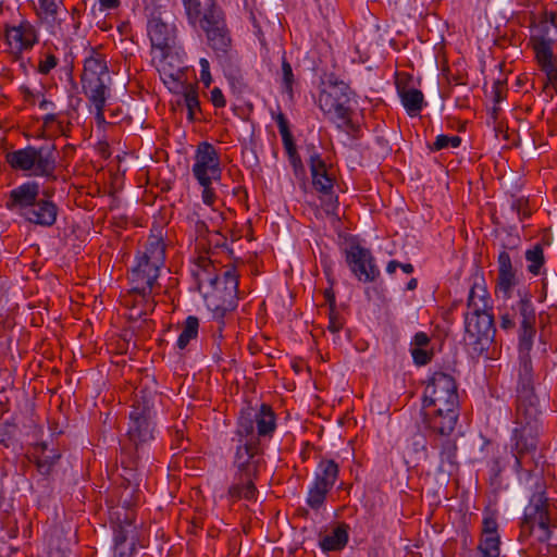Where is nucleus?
<instances>
[{
    "label": "nucleus",
    "mask_w": 557,
    "mask_h": 557,
    "mask_svg": "<svg viewBox=\"0 0 557 557\" xmlns=\"http://www.w3.org/2000/svg\"><path fill=\"white\" fill-rule=\"evenodd\" d=\"M166 244L161 234H150L137 250L136 263L128 273L131 289L124 305L131 307V318H140L153 311L156 302L151 295L160 288L158 278L164 267Z\"/></svg>",
    "instance_id": "f257e3e1"
},
{
    "label": "nucleus",
    "mask_w": 557,
    "mask_h": 557,
    "mask_svg": "<svg viewBox=\"0 0 557 557\" xmlns=\"http://www.w3.org/2000/svg\"><path fill=\"white\" fill-rule=\"evenodd\" d=\"M157 395L146 389H140L135 394L132 410L129 412V423L127 430V443L121 450V466L126 472L123 478L125 486L137 484L139 480L136 473L139 462V449L154 438L156 411L154 400Z\"/></svg>",
    "instance_id": "f03ea898"
},
{
    "label": "nucleus",
    "mask_w": 557,
    "mask_h": 557,
    "mask_svg": "<svg viewBox=\"0 0 557 557\" xmlns=\"http://www.w3.org/2000/svg\"><path fill=\"white\" fill-rule=\"evenodd\" d=\"M263 465L264 448L261 443L235 444L232 461L234 468L233 482L226 493L231 503L257 500L259 491L256 482L260 476V469Z\"/></svg>",
    "instance_id": "7ed1b4c3"
},
{
    "label": "nucleus",
    "mask_w": 557,
    "mask_h": 557,
    "mask_svg": "<svg viewBox=\"0 0 557 557\" xmlns=\"http://www.w3.org/2000/svg\"><path fill=\"white\" fill-rule=\"evenodd\" d=\"M476 285L471 286L467 306L472 312L465 314L466 344L473 358H491L490 349L494 345L496 327L486 289L482 288L479 301L475 300Z\"/></svg>",
    "instance_id": "20e7f679"
},
{
    "label": "nucleus",
    "mask_w": 557,
    "mask_h": 557,
    "mask_svg": "<svg viewBox=\"0 0 557 557\" xmlns=\"http://www.w3.org/2000/svg\"><path fill=\"white\" fill-rule=\"evenodd\" d=\"M122 511H115L113 523L114 557H134L139 532L135 523V513L131 509L140 502L137 484L123 486L120 495Z\"/></svg>",
    "instance_id": "39448f33"
},
{
    "label": "nucleus",
    "mask_w": 557,
    "mask_h": 557,
    "mask_svg": "<svg viewBox=\"0 0 557 557\" xmlns=\"http://www.w3.org/2000/svg\"><path fill=\"white\" fill-rule=\"evenodd\" d=\"M111 83L107 57L97 48H90V54L84 60L81 84L84 95L96 109L97 120L104 119V107Z\"/></svg>",
    "instance_id": "423d86ee"
},
{
    "label": "nucleus",
    "mask_w": 557,
    "mask_h": 557,
    "mask_svg": "<svg viewBox=\"0 0 557 557\" xmlns=\"http://www.w3.org/2000/svg\"><path fill=\"white\" fill-rule=\"evenodd\" d=\"M351 95L348 84L330 77L319 94L318 104L325 115L341 121L339 127L344 126L350 136L358 138L360 125L352 120Z\"/></svg>",
    "instance_id": "0eeeda50"
},
{
    "label": "nucleus",
    "mask_w": 557,
    "mask_h": 557,
    "mask_svg": "<svg viewBox=\"0 0 557 557\" xmlns=\"http://www.w3.org/2000/svg\"><path fill=\"white\" fill-rule=\"evenodd\" d=\"M513 422H543V410L535 392L533 367L530 355L519 357L515 388Z\"/></svg>",
    "instance_id": "6e6552de"
},
{
    "label": "nucleus",
    "mask_w": 557,
    "mask_h": 557,
    "mask_svg": "<svg viewBox=\"0 0 557 557\" xmlns=\"http://www.w3.org/2000/svg\"><path fill=\"white\" fill-rule=\"evenodd\" d=\"M5 161L15 171L28 172L36 177H45L47 181H57V148L50 146H27L25 148L8 152Z\"/></svg>",
    "instance_id": "1a4fd4ad"
},
{
    "label": "nucleus",
    "mask_w": 557,
    "mask_h": 557,
    "mask_svg": "<svg viewBox=\"0 0 557 557\" xmlns=\"http://www.w3.org/2000/svg\"><path fill=\"white\" fill-rule=\"evenodd\" d=\"M535 527L540 530L539 541L542 543L548 542L557 528V507L543 492L531 496L520 522L518 541L520 543L527 541L533 534Z\"/></svg>",
    "instance_id": "9d476101"
},
{
    "label": "nucleus",
    "mask_w": 557,
    "mask_h": 557,
    "mask_svg": "<svg viewBox=\"0 0 557 557\" xmlns=\"http://www.w3.org/2000/svg\"><path fill=\"white\" fill-rule=\"evenodd\" d=\"M310 174L312 187L320 194L321 207L326 215L337 216L338 196L334 191L336 177L332 172L333 166L327 165L322 157L311 160Z\"/></svg>",
    "instance_id": "9b49d317"
},
{
    "label": "nucleus",
    "mask_w": 557,
    "mask_h": 557,
    "mask_svg": "<svg viewBox=\"0 0 557 557\" xmlns=\"http://www.w3.org/2000/svg\"><path fill=\"white\" fill-rule=\"evenodd\" d=\"M510 436V447L517 468L522 467V459L536 451L540 436L543 431V422H513Z\"/></svg>",
    "instance_id": "f8f14e48"
},
{
    "label": "nucleus",
    "mask_w": 557,
    "mask_h": 557,
    "mask_svg": "<svg viewBox=\"0 0 557 557\" xmlns=\"http://www.w3.org/2000/svg\"><path fill=\"white\" fill-rule=\"evenodd\" d=\"M515 315L519 320V352L520 357L530 355L533 346V339L536 334L535 323L536 314L531 300V296L525 293L516 306H512Z\"/></svg>",
    "instance_id": "ddd939ff"
},
{
    "label": "nucleus",
    "mask_w": 557,
    "mask_h": 557,
    "mask_svg": "<svg viewBox=\"0 0 557 557\" xmlns=\"http://www.w3.org/2000/svg\"><path fill=\"white\" fill-rule=\"evenodd\" d=\"M345 257L350 271L360 282H374L380 276L374 257L368 248L359 244H351L345 250Z\"/></svg>",
    "instance_id": "4468645a"
},
{
    "label": "nucleus",
    "mask_w": 557,
    "mask_h": 557,
    "mask_svg": "<svg viewBox=\"0 0 557 557\" xmlns=\"http://www.w3.org/2000/svg\"><path fill=\"white\" fill-rule=\"evenodd\" d=\"M193 174L198 183L207 182L208 178H221L220 154L212 144L201 141L197 146Z\"/></svg>",
    "instance_id": "2eb2a0df"
},
{
    "label": "nucleus",
    "mask_w": 557,
    "mask_h": 557,
    "mask_svg": "<svg viewBox=\"0 0 557 557\" xmlns=\"http://www.w3.org/2000/svg\"><path fill=\"white\" fill-rule=\"evenodd\" d=\"M148 36L152 48L168 54L176 45V26L170 23L161 12H153L148 20Z\"/></svg>",
    "instance_id": "dca6fc26"
},
{
    "label": "nucleus",
    "mask_w": 557,
    "mask_h": 557,
    "mask_svg": "<svg viewBox=\"0 0 557 557\" xmlns=\"http://www.w3.org/2000/svg\"><path fill=\"white\" fill-rule=\"evenodd\" d=\"M210 22L201 24L200 28L206 33L208 45L219 58L226 57L231 47L232 38L226 27L224 13L212 16Z\"/></svg>",
    "instance_id": "f3484780"
},
{
    "label": "nucleus",
    "mask_w": 557,
    "mask_h": 557,
    "mask_svg": "<svg viewBox=\"0 0 557 557\" xmlns=\"http://www.w3.org/2000/svg\"><path fill=\"white\" fill-rule=\"evenodd\" d=\"M42 194L44 197H38L36 201H34V205L30 206V208L22 218H24L29 223L44 227H50L57 222L59 208L50 199L52 191L47 189Z\"/></svg>",
    "instance_id": "a211bd4d"
},
{
    "label": "nucleus",
    "mask_w": 557,
    "mask_h": 557,
    "mask_svg": "<svg viewBox=\"0 0 557 557\" xmlns=\"http://www.w3.org/2000/svg\"><path fill=\"white\" fill-rule=\"evenodd\" d=\"M39 194L40 186L37 182H25L9 191L5 208L23 216L30 206L34 205Z\"/></svg>",
    "instance_id": "6ab92c4d"
},
{
    "label": "nucleus",
    "mask_w": 557,
    "mask_h": 557,
    "mask_svg": "<svg viewBox=\"0 0 557 557\" xmlns=\"http://www.w3.org/2000/svg\"><path fill=\"white\" fill-rule=\"evenodd\" d=\"M423 423L434 435L449 436L457 424L459 412L422 409Z\"/></svg>",
    "instance_id": "aec40b11"
},
{
    "label": "nucleus",
    "mask_w": 557,
    "mask_h": 557,
    "mask_svg": "<svg viewBox=\"0 0 557 557\" xmlns=\"http://www.w3.org/2000/svg\"><path fill=\"white\" fill-rule=\"evenodd\" d=\"M187 20L190 25L206 24L212 20L211 15L223 13L216 0H182Z\"/></svg>",
    "instance_id": "412c9836"
},
{
    "label": "nucleus",
    "mask_w": 557,
    "mask_h": 557,
    "mask_svg": "<svg viewBox=\"0 0 557 557\" xmlns=\"http://www.w3.org/2000/svg\"><path fill=\"white\" fill-rule=\"evenodd\" d=\"M459 399L458 387L453 375L445 372H435L425 387L423 399Z\"/></svg>",
    "instance_id": "4be33fe9"
},
{
    "label": "nucleus",
    "mask_w": 557,
    "mask_h": 557,
    "mask_svg": "<svg viewBox=\"0 0 557 557\" xmlns=\"http://www.w3.org/2000/svg\"><path fill=\"white\" fill-rule=\"evenodd\" d=\"M5 38L9 45L14 42L18 52L30 50L38 42V32L27 20H23L16 26H5Z\"/></svg>",
    "instance_id": "5701e85b"
},
{
    "label": "nucleus",
    "mask_w": 557,
    "mask_h": 557,
    "mask_svg": "<svg viewBox=\"0 0 557 557\" xmlns=\"http://www.w3.org/2000/svg\"><path fill=\"white\" fill-rule=\"evenodd\" d=\"M497 263L496 293H500L504 298H510L513 287L518 284L510 253L506 250H502L498 255Z\"/></svg>",
    "instance_id": "b1692460"
},
{
    "label": "nucleus",
    "mask_w": 557,
    "mask_h": 557,
    "mask_svg": "<svg viewBox=\"0 0 557 557\" xmlns=\"http://www.w3.org/2000/svg\"><path fill=\"white\" fill-rule=\"evenodd\" d=\"M222 283L224 285L223 289H220L219 285L216 286V289H214L216 293V299L226 301V306L228 308H237L239 298V274L234 264L226 265V270L223 273Z\"/></svg>",
    "instance_id": "393cba45"
},
{
    "label": "nucleus",
    "mask_w": 557,
    "mask_h": 557,
    "mask_svg": "<svg viewBox=\"0 0 557 557\" xmlns=\"http://www.w3.org/2000/svg\"><path fill=\"white\" fill-rule=\"evenodd\" d=\"M191 275L195 278L197 289L200 292L201 287L208 285L216 289L220 285V277L214 262L207 256H199L191 269Z\"/></svg>",
    "instance_id": "a878e982"
},
{
    "label": "nucleus",
    "mask_w": 557,
    "mask_h": 557,
    "mask_svg": "<svg viewBox=\"0 0 557 557\" xmlns=\"http://www.w3.org/2000/svg\"><path fill=\"white\" fill-rule=\"evenodd\" d=\"M255 412L252 408H246L240 411V414L236 422V429L232 441L235 444L247 443H261L257 433H255Z\"/></svg>",
    "instance_id": "bb28decb"
},
{
    "label": "nucleus",
    "mask_w": 557,
    "mask_h": 557,
    "mask_svg": "<svg viewBox=\"0 0 557 557\" xmlns=\"http://www.w3.org/2000/svg\"><path fill=\"white\" fill-rule=\"evenodd\" d=\"M530 42L535 53V60L540 70L556 64L553 52L554 40L544 36H532Z\"/></svg>",
    "instance_id": "cd10ccee"
},
{
    "label": "nucleus",
    "mask_w": 557,
    "mask_h": 557,
    "mask_svg": "<svg viewBox=\"0 0 557 557\" xmlns=\"http://www.w3.org/2000/svg\"><path fill=\"white\" fill-rule=\"evenodd\" d=\"M257 425V436L272 437L276 429V417L272 407L268 404H261L258 412L255 413Z\"/></svg>",
    "instance_id": "c85d7f7f"
},
{
    "label": "nucleus",
    "mask_w": 557,
    "mask_h": 557,
    "mask_svg": "<svg viewBox=\"0 0 557 557\" xmlns=\"http://www.w3.org/2000/svg\"><path fill=\"white\" fill-rule=\"evenodd\" d=\"M46 443H38L35 446L36 455H34V462L38 472L41 475L48 476L50 475L53 467L61 458V454L58 451H51V454H46L47 451Z\"/></svg>",
    "instance_id": "c756f323"
},
{
    "label": "nucleus",
    "mask_w": 557,
    "mask_h": 557,
    "mask_svg": "<svg viewBox=\"0 0 557 557\" xmlns=\"http://www.w3.org/2000/svg\"><path fill=\"white\" fill-rule=\"evenodd\" d=\"M446 438L441 441L440 444H437L434 441V446L440 447V469L442 471H448L451 473V470L457 468L458 461H457V443L455 440L448 438V436H445Z\"/></svg>",
    "instance_id": "7c9ffc66"
},
{
    "label": "nucleus",
    "mask_w": 557,
    "mask_h": 557,
    "mask_svg": "<svg viewBox=\"0 0 557 557\" xmlns=\"http://www.w3.org/2000/svg\"><path fill=\"white\" fill-rule=\"evenodd\" d=\"M339 473L338 463L333 459H322L317 468L314 482L321 486L333 488Z\"/></svg>",
    "instance_id": "2f4dec72"
},
{
    "label": "nucleus",
    "mask_w": 557,
    "mask_h": 557,
    "mask_svg": "<svg viewBox=\"0 0 557 557\" xmlns=\"http://www.w3.org/2000/svg\"><path fill=\"white\" fill-rule=\"evenodd\" d=\"M348 525L346 523L338 524L331 534L325 535L320 541V547L323 552L342 550L348 543Z\"/></svg>",
    "instance_id": "473e14b6"
},
{
    "label": "nucleus",
    "mask_w": 557,
    "mask_h": 557,
    "mask_svg": "<svg viewBox=\"0 0 557 557\" xmlns=\"http://www.w3.org/2000/svg\"><path fill=\"white\" fill-rule=\"evenodd\" d=\"M544 245H549V243L542 238L540 243H536L525 251L524 257L528 262V271L532 275H540L545 264Z\"/></svg>",
    "instance_id": "72a5a7b5"
},
{
    "label": "nucleus",
    "mask_w": 557,
    "mask_h": 557,
    "mask_svg": "<svg viewBox=\"0 0 557 557\" xmlns=\"http://www.w3.org/2000/svg\"><path fill=\"white\" fill-rule=\"evenodd\" d=\"M398 96L410 116L417 115L422 110L424 96L421 90L411 88L400 92Z\"/></svg>",
    "instance_id": "f704fd0d"
},
{
    "label": "nucleus",
    "mask_w": 557,
    "mask_h": 557,
    "mask_svg": "<svg viewBox=\"0 0 557 557\" xmlns=\"http://www.w3.org/2000/svg\"><path fill=\"white\" fill-rule=\"evenodd\" d=\"M273 117L277 124L280 134L282 136L283 146H284L287 157L298 153L297 147L294 141V137L289 129V124H288V121H287L285 114L283 112H278Z\"/></svg>",
    "instance_id": "c9c22d12"
},
{
    "label": "nucleus",
    "mask_w": 557,
    "mask_h": 557,
    "mask_svg": "<svg viewBox=\"0 0 557 557\" xmlns=\"http://www.w3.org/2000/svg\"><path fill=\"white\" fill-rule=\"evenodd\" d=\"M199 330V319L195 315H188L182 325V332L177 338V347L185 349L190 341L196 339Z\"/></svg>",
    "instance_id": "e433bc0d"
},
{
    "label": "nucleus",
    "mask_w": 557,
    "mask_h": 557,
    "mask_svg": "<svg viewBox=\"0 0 557 557\" xmlns=\"http://www.w3.org/2000/svg\"><path fill=\"white\" fill-rule=\"evenodd\" d=\"M330 491L331 488L321 486L320 484L313 482L308 492L307 505L313 510L320 509L323 506L326 499V495Z\"/></svg>",
    "instance_id": "4c0bfd02"
},
{
    "label": "nucleus",
    "mask_w": 557,
    "mask_h": 557,
    "mask_svg": "<svg viewBox=\"0 0 557 557\" xmlns=\"http://www.w3.org/2000/svg\"><path fill=\"white\" fill-rule=\"evenodd\" d=\"M422 409H431V410H441V411H455L459 412V399H445L442 397H437L436 399H423V408Z\"/></svg>",
    "instance_id": "58836bf2"
},
{
    "label": "nucleus",
    "mask_w": 557,
    "mask_h": 557,
    "mask_svg": "<svg viewBox=\"0 0 557 557\" xmlns=\"http://www.w3.org/2000/svg\"><path fill=\"white\" fill-rule=\"evenodd\" d=\"M478 550L480 557H499L500 537H481Z\"/></svg>",
    "instance_id": "ea45409f"
},
{
    "label": "nucleus",
    "mask_w": 557,
    "mask_h": 557,
    "mask_svg": "<svg viewBox=\"0 0 557 557\" xmlns=\"http://www.w3.org/2000/svg\"><path fill=\"white\" fill-rule=\"evenodd\" d=\"M497 530L498 523L496 519V512L492 510H485L482 521V537H499Z\"/></svg>",
    "instance_id": "a19ab883"
},
{
    "label": "nucleus",
    "mask_w": 557,
    "mask_h": 557,
    "mask_svg": "<svg viewBox=\"0 0 557 557\" xmlns=\"http://www.w3.org/2000/svg\"><path fill=\"white\" fill-rule=\"evenodd\" d=\"M288 161L293 168L294 175L297 180L301 182V188L306 190L307 188V172L306 168L302 163V160L300 158L299 153L293 154L288 157Z\"/></svg>",
    "instance_id": "79ce46f5"
},
{
    "label": "nucleus",
    "mask_w": 557,
    "mask_h": 557,
    "mask_svg": "<svg viewBox=\"0 0 557 557\" xmlns=\"http://www.w3.org/2000/svg\"><path fill=\"white\" fill-rule=\"evenodd\" d=\"M282 79L284 85V90L292 95L293 94V85L295 83V77L293 73V69L288 60L286 59V53L283 52L282 57Z\"/></svg>",
    "instance_id": "37998d69"
},
{
    "label": "nucleus",
    "mask_w": 557,
    "mask_h": 557,
    "mask_svg": "<svg viewBox=\"0 0 557 557\" xmlns=\"http://www.w3.org/2000/svg\"><path fill=\"white\" fill-rule=\"evenodd\" d=\"M461 144V137L455 135V136H448V135H438L435 139V141L430 146V149L432 151H440L442 149H445L447 147L457 148Z\"/></svg>",
    "instance_id": "c03bdc74"
},
{
    "label": "nucleus",
    "mask_w": 557,
    "mask_h": 557,
    "mask_svg": "<svg viewBox=\"0 0 557 557\" xmlns=\"http://www.w3.org/2000/svg\"><path fill=\"white\" fill-rule=\"evenodd\" d=\"M171 436H172L171 448L173 450L182 451V450L188 449L190 442H189V438H187L185 436L183 429L174 428L171 431Z\"/></svg>",
    "instance_id": "a18cd8bd"
},
{
    "label": "nucleus",
    "mask_w": 557,
    "mask_h": 557,
    "mask_svg": "<svg viewBox=\"0 0 557 557\" xmlns=\"http://www.w3.org/2000/svg\"><path fill=\"white\" fill-rule=\"evenodd\" d=\"M411 449L414 454L420 455V458L423 460L428 459V441L425 436L421 433H416L411 437Z\"/></svg>",
    "instance_id": "49530a36"
},
{
    "label": "nucleus",
    "mask_w": 557,
    "mask_h": 557,
    "mask_svg": "<svg viewBox=\"0 0 557 557\" xmlns=\"http://www.w3.org/2000/svg\"><path fill=\"white\" fill-rule=\"evenodd\" d=\"M510 209L518 214V216L521 221L531 215V210L529 208V200L524 197L512 198L511 203H510Z\"/></svg>",
    "instance_id": "de8ad7c7"
},
{
    "label": "nucleus",
    "mask_w": 557,
    "mask_h": 557,
    "mask_svg": "<svg viewBox=\"0 0 557 557\" xmlns=\"http://www.w3.org/2000/svg\"><path fill=\"white\" fill-rule=\"evenodd\" d=\"M236 308H228L226 306V301L224 300H219L218 304L214 305V307L212 308V312H213V318L216 320L218 322V332L221 334L223 327H224V317L227 312H231L233 310H235Z\"/></svg>",
    "instance_id": "09e8293b"
},
{
    "label": "nucleus",
    "mask_w": 557,
    "mask_h": 557,
    "mask_svg": "<svg viewBox=\"0 0 557 557\" xmlns=\"http://www.w3.org/2000/svg\"><path fill=\"white\" fill-rule=\"evenodd\" d=\"M545 74L543 83V91L547 92L548 88H553L557 94V64L541 70Z\"/></svg>",
    "instance_id": "8fccbe9b"
},
{
    "label": "nucleus",
    "mask_w": 557,
    "mask_h": 557,
    "mask_svg": "<svg viewBox=\"0 0 557 557\" xmlns=\"http://www.w3.org/2000/svg\"><path fill=\"white\" fill-rule=\"evenodd\" d=\"M59 63V59L53 53H46L45 58L38 63L37 71L42 75H47L53 70Z\"/></svg>",
    "instance_id": "3c124183"
},
{
    "label": "nucleus",
    "mask_w": 557,
    "mask_h": 557,
    "mask_svg": "<svg viewBox=\"0 0 557 557\" xmlns=\"http://www.w3.org/2000/svg\"><path fill=\"white\" fill-rule=\"evenodd\" d=\"M507 92V81L500 78L496 79L493 84L494 103L499 104L506 99Z\"/></svg>",
    "instance_id": "603ef678"
},
{
    "label": "nucleus",
    "mask_w": 557,
    "mask_h": 557,
    "mask_svg": "<svg viewBox=\"0 0 557 557\" xmlns=\"http://www.w3.org/2000/svg\"><path fill=\"white\" fill-rule=\"evenodd\" d=\"M411 355H412L413 361L417 366L428 364L432 360V357H433L432 351H428V350H425L423 348H419V347L412 348Z\"/></svg>",
    "instance_id": "864d4df0"
},
{
    "label": "nucleus",
    "mask_w": 557,
    "mask_h": 557,
    "mask_svg": "<svg viewBox=\"0 0 557 557\" xmlns=\"http://www.w3.org/2000/svg\"><path fill=\"white\" fill-rule=\"evenodd\" d=\"M182 88H183V98H184V103L185 106H189L193 101H196L197 99H199V96H198V86L197 84H184L182 85Z\"/></svg>",
    "instance_id": "5fc2aeb1"
},
{
    "label": "nucleus",
    "mask_w": 557,
    "mask_h": 557,
    "mask_svg": "<svg viewBox=\"0 0 557 557\" xmlns=\"http://www.w3.org/2000/svg\"><path fill=\"white\" fill-rule=\"evenodd\" d=\"M412 82V76L405 72H396L395 75V86L397 89L398 95L400 92L406 91L407 89H411L409 87L410 83Z\"/></svg>",
    "instance_id": "6e6d98bb"
},
{
    "label": "nucleus",
    "mask_w": 557,
    "mask_h": 557,
    "mask_svg": "<svg viewBox=\"0 0 557 557\" xmlns=\"http://www.w3.org/2000/svg\"><path fill=\"white\" fill-rule=\"evenodd\" d=\"M344 326V321L336 309L329 310V326L327 330L332 333L339 332Z\"/></svg>",
    "instance_id": "4d7b16f0"
},
{
    "label": "nucleus",
    "mask_w": 557,
    "mask_h": 557,
    "mask_svg": "<svg viewBox=\"0 0 557 557\" xmlns=\"http://www.w3.org/2000/svg\"><path fill=\"white\" fill-rule=\"evenodd\" d=\"M212 181L214 178H208L207 182L199 183L200 186H202V201L208 205L212 206L215 200V194L213 188L211 187Z\"/></svg>",
    "instance_id": "13d9d810"
},
{
    "label": "nucleus",
    "mask_w": 557,
    "mask_h": 557,
    "mask_svg": "<svg viewBox=\"0 0 557 557\" xmlns=\"http://www.w3.org/2000/svg\"><path fill=\"white\" fill-rule=\"evenodd\" d=\"M61 2V0H39V5L46 15L54 17Z\"/></svg>",
    "instance_id": "bf43d9fd"
},
{
    "label": "nucleus",
    "mask_w": 557,
    "mask_h": 557,
    "mask_svg": "<svg viewBox=\"0 0 557 557\" xmlns=\"http://www.w3.org/2000/svg\"><path fill=\"white\" fill-rule=\"evenodd\" d=\"M58 116L59 115L55 113H48L42 117V133H45L52 123L57 122L61 134L67 136L64 131L63 123L58 120ZM41 137H44V134H41Z\"/></svg>",
    "instance_id": "052dcab7"
},
{
    "label": "nucleus",
    "mask_w": 557,
    "mask_h": 557,
    "mask_svg": "<svg viewBox=\"0 0 557 557\" xmlns=\"http://www.w3.org/2000/svg\"><path fill=\"white\" fill-rule=\"evenodd\" d=\"M397 268H400L406 274H411L413 272V265L411 263H400L397 260H391L387 263L386 272L393 274Z\"/></svg>",
    "instance_id": "680f3d73"
},
{
    "label": "nucleus",
    "mask_w": 557,
    "mask_h": 557,
    "mask_svg": "<svg viewBox=\"0 0 557 557\" xmlns=\"http://www.w3.org/2000/svg\"><path fill=\"white\" fill-rule=\"evenodd\" d=\"M199 64H200V79L201 82L206 85V87H209V85L211 84V74H210V64H209V61L207 59H200L199 61Z\"/></svg>",
    "instance_id": "e2e57ef3"
},
{
    "label": "nucleus",
    "mask_w": 557,
    "mask_h": 557,
    "mask_svg": "<svg viewBox=\"0 0 557 557\" xmlns=\"http://www.w3.org/2000/svg\"><path fill=\"white\" fill-rule=\"evenodd\" d=\"M210 101L215 108H224L226 104L225 97L219 87H214L210 91Z\"/></svg>",
    "instance_id": "0e129e2a"
},
{
    "label": "nucleus",
    "mask_w": 557,
    "mask_h": 557,
    "mask_svg": "<svg viewBox=\"0 0 557 557\" xmlns=\"http://www.w3.org/2000/svg\"><path fill=\"white\" fill-rule=\"evenodd\" d=\"M208 244L210 247L224 248L226 247V237L220 231H216L208 238Z\"/></svg>",
    "instance_id": "69168bd1"
},
{
    "label": "nucleus",
    "mask_w": 557,
    "mask_h": 557,
    "mask_svg": "<svg viewBox=\"0 0 557 557\" xmlns=\"http://www.w3.org/2000/svg\"><path fill=\"white\" fill-rule=\"evenodd\" d=\"M550 285L555 295H557V274L550 273L547 277H544L542 281V289L546 294L547 287Z\"/></svg>",
    "instance_id": "338daca9"
},
{
    "label": "nucleus",
    "mask_w": 557,
    "mask_h": 557,
    "mask_svg": "<svg viewBox=\"0 0 557 557\" xmlns=\"http://www.w3.org/2000/svg\"><path fill=\"white\" fill-rule=\"evenodd\" d=\"M516 315H510L509 313H504L500 315V327L503 330H512L516 326Z\"/></svg>",
    "instance_id": "774afa93"
}]
</instances>
